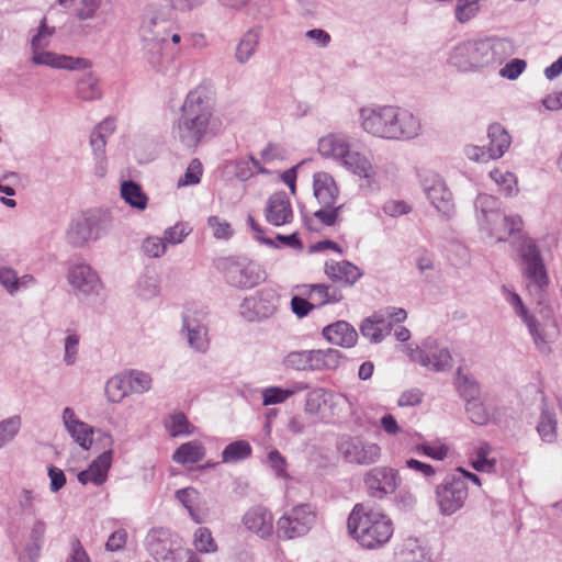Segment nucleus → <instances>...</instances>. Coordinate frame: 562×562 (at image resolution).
I'll return each mask as SVG.
<instances>
[{
	"label": "nucleus",
	"instance_id": "1",
	"mask_svg": "<svg viewBox=\"0 0 562 562\" xmlns=\"http://www.w3.org/2000/svg\"><path fill=\"white\" fill-rule=\"evenodd\" d=\"M180 112L173 134L188 147H196L204 138L221 131L222 123L214 115V101L205 88L190 91Z\"/></svg>",
	"mask_w": 562,
	"mask_h": 562
},
{
	"label": "nucleus",
	"instance_id": "2",
	"mask_svg": "<svg viewBox=\"0 0 562 562\" xmlns=\"http://www.w3.org/2000/svg\"><path fill=\"white\" fill-rule=\"evenodd\" d=\"M359 120L366 133L389 140H409L422 132L418 117L406 109L393 105L361 108Z\"/></svg>",
	"mask_w": 562,
	"mask_h": 562
},
{
	"label": "nucleus",
	"instance_id": "3",
	"mask_svg": "<svg viewBox=\"0 0 562 562\" xmlns=\"http://www.w3.org/2000/svg\"><path fill=\"white\" fill-rule=\"evenodd\" d=\"M508 38L487 37L459 43L450 54V63L461 71L495 69L515 54Z\"/></svg>",
	"mask_w": 562,
	"mask_h": 562
},
{
	"label": "nucleus",
	"instance_id": "4",
	"mask_svg": "<svg viewBox=\"0 0 562 562\" xmlns=\"http://www.w3.org/2000/svg\"><path fill=\"white\" fill-rule=\"evenodd\" d=\"M348 533L361 547L376 549L390 541L392 520L380 509L368 504H356L347 520Z\"/></svg>",
	"mask_w": 562,
	"mask_h": 562
},
{
	"label": "nucleus",
	"instance_id": "5",
	"mask_svg": "<svg viewBox=\"0 0 562 562\" xmlns=\"http://www.w3.org/2000/svg\"><path fill=\"white\" fill-rule=\"evenodd\" d=\"M337 451L348 463L368 467L381 459V447L360 436H342L337 441Z\"/></svg>",
	"mask_w": 562,
	"mask_h": 562
},
{
	"label": "nucleus",
	"instance_id": "6",
	"mask_svg": "<svg viewBox=\"0 0 562 562\" xmlns=\"http://www.w3.org/2000/svg\"><path fill=\"white\" fill-rule=\"evenodd\" d=\"M316 521V513L308 504H300L291 508L277 521L279 538L294 539L310 532Z\"/></svg>",
	"mask_w": 562,
	"mask_h": 562
},
{
	"label": "nucleus",
	"instance_id": "7",
	"mask_svg": "<svg viewBox=\"0 0 562 562\" xmlns=\"http://www.w3.org/2000/svg\"><path fill=\"white\" fill-rule=\"evenodd\" d=\"M435 493L440 514L451 516L464 506L469 495L468 483L464 476L452 474L437 485Z\"/></svg>",
	"mask_w": 562,
	"mask_h": 562
},
{
	"label": "nucleus",
	"instance_id": "8",
	"mask_svg": "<svg viewBox=\"0 0 562 562\" xmlns=\"http://www.w3.org/2000/svg\"><path fill=\"white\" fill-rule=\"evenodd\" d=\"M226 281L236 288H252L265 280L266 273L261 267L247 259L227 258L222 262Z\"/></svg>",
	"mask_w": 562,
	"mask_h": 562
},
{
	"label": "nucleus",
	"instance_id": "9",
	"mask_svg": "<svg viewBox=\"0 0 562 562\" xmlns=\"http://www.w3.org/2000/svg\"><path fill=\"white\" fill-rule=\"evenodd\" d=\"M487 137L490 140L487 149L475 145H470L465 148V154L469 159L486 162L490 159L501 158L512 143L509 134L501 124H492L488 127Z\"/></svg>",
	"mask_w": 562,
	"mask_h": 562
},
{
	"label": "nucleus",
	"instance_id": "10",
	"mask_svg": "<svg viewBox=\"0 0 562 562\" xmlns=\"http://www.w3.org/2000/svg\"><path fill=\"white\" fill-rule=\"evenodd\" d=\"M420 182L434 207L445 218H450L454 214V204L452 194L441 177L432 171H426L420 176Z\"/></svg>",
	"mask_w": 562,
	"mask_h": 562
},
{
	"label": "nucleus",
	"instance_id": "11",
	"mask_svg": "<svg viewBox=\"0 0 562 562\" xmlns=\"http://www.w3.org/2000/svg\"><path fill=\"white\" fill-rule=\"evenodd\" d=\"M173 22L155 10H148L139 27L142 45L168 43Z\"/></svg>",
	"mask_w": 562,
	"mask_h": 562
},
{
	"label": "nucleus",
	"instance_id": "12",
	"mask_svg": "<svg viewBox=\"0 0 562 562\" xmlns=\"http://www.w3.org/2000/svg\"><path fill=\"white\" fill-rule=\"evenodd\" d=\"M521 257L525 263L524 274L528 280V286H533L538 291L547 288L549 277L537 245L531 241L525 244Z\"/></svg>",
	"mask_w": 562,
	"mask_h": 562
},
{
	"label": "nucleus",
	"instance_id": "13",
	"mask_svg": "<svg viewBox=\"0 0 562 562\" xmlns=\"http://www.w3.org/2000/svg\"><path fill=\"white\" fill-rule=\"evenodd\" d=\"M364 484L370 497L382 499L393 494L398 486V472L389 467H376L364 475Z\"/></svg>",
	"mask_w": 562,
	"mask_h": 562
},
{
	"label": "nucleus",
	"instance_id": "14",
	"mask_svg": "<svg viewBox=\"0 0 562 562\" xmlns=\"http://www.w3.org/2000/svg\"><path fill=\"white\" fill-rule=\"evenodd\" d=\"M99 221L95 216L81 214L74 218L67 229V241L74 247H83L99 236Z\"/></svg>",
	"mask_w": 562,
	"mask_h": 562
},
{
	"label": "nucleus",
	"instance_id": "15",
	"mask_svg": "<svg viewBox=\"0 0 562 562\" xmlns=\"http://www.w3.org/2000/svg\"><path fill=\"white\" fill-rule=\"evenodd\" d=\"M68 281L71 286L80 294H99L102 289L97 272L87 263L74 265L68 272Z\"/></svg>",
	"mask_w": 562,
	"mask_h": 562
},
{
	"label": "nucleus",
	"instance_id": "16",
	"mask_svg": "<svg viewBox=\"0 0 562 562\" xmlns=\"http://www.w3.org/2000/svg\"><path fill=\"white\" fill-rule=\"evenodd\" d=\"M247 530L261 539H268L273 532V515L265 506L256 505L246 510L241 519Z\"/></svg>",
	"mask_w": 562,
	"mask_h": 562
},
{
	"label": "nucleus",
	"instance_id": "17",
	"mask_svg": "<svg viewBox=\"0 0 562 562\" xmlns=\"http://www.w3.org/2000/svg\"><path fill=\"white\" fill-rule=\"evenodd\" d=\"M265 216L267 222L273 226H283L292 222L293 209L285 192H276L268 199Z\"/></svg>",
	"mask_w": 562,
	"mask_h": 562
},
{
	"label": "nucleus",
	"instance_id": "18",
	"mask_svg": "<svg viewBox=\"0 0 562 562\" xmlns=\"http://www.w3.org/2000/svg\"><path fill=\"white\" fill-rule=\"evenodd\" d=\"M31 61L38 66L67 70L83 69L88 66V61L85 58L59 55L45 49L32 53Z\"/></svg>",
	"mask_w": 562,
	"mask_h": 562
},
{
	"label": "nucleus",
	"instance_id": "19",
	"mask_svg": "<svg viewBox=\"0 0 562 562\" xmlns=\"http://www.w3.org/2000/svg\"><path fill=\"white\" fill-rule=\"evenodd\" d=\"M64 427L71 438L85 450H89L92 445L93 428L87 423L80 420L75 411L66 407L61 415Z\"/></svg>",
	"mask_w": 562,
	"mask_h": 562
},
{
	"label": "nucleus",
	"instance_id": "20",
	"mask_svg": "<svg viewBox=\"0 0 562 562\" xmlns=\"http://www.w3.org/2000/svg\"><path fill=\"white\" fill-rule=\"evenodd\" d=\"M112 450L104 451L95 460L91 462L87 470L78 473V481L86 485L92 483L97 486L102 485L106 479L112 464Z\"/></svg>",
	"mask_w": 562,
	"mask_h": 562
},
{
	"label": "nucleus",
	"instance_id": "21",
	"mask_svg": "<svg viewBox=\"0 0 562 562\" xmlns=\"http://www.w3.org/2000/svg\"><path fill=\"white\" fill-rule=\"evenodd\" d=\"M314 196L325 209L337 205L338 188L334 178L326 172H317L313 180Z\"/></svg>",
	"mask_w": 562,
	"mask_h": 562
},
{
	"label": "nucleus",
	"instance_id": "22",
	"mask_svg": "<svg viewBox=\"0 0 562 562\" xmlns=\"http://www.w3.org/2000/svg\"><path fill=\"white\" fill-rule=\"evenodd\" d=\"M522 226L520 216H507L501 212H492V220L486 224L484 229H487L492 236L498 241L506 240L515 232H519Z\"/></svg>",
	"mask_w": 562,
	"mask_h": 562
},
{
	"label": "nucleus",
	"instance_id": "23",
	"mask_svg": "<svg viewBox=\"0 0 562 562\" xmlns=\"http://www.w3.org/2000/svg\"><path fill=\"white\" fill-rule=\"evenodd\" d=\"M279 295L273 289H262L255 296L246 299L244 306L252 308L258 318H268L277 310Z\"/></svg>",
	"mask_w": 562,
	"mask_h": 562
},
{
	"label": "nucleus",
	"instance_id": "24",
	"mask_svg": "<svg viewBox=\"0 0 562 562\" xmlns=\"http://www.w3.org/2000/svg\"><path fill=\"white\" fill-rule=\"evenodd\" d=\"M425 353L428 364L424 366L430 371L441 372L451 369L452 356L448 348L438 345L434 338L425 339Z\"/></svg>",
	"mask_w": 562,
	"mask_h": 562
},
{
	"label": "nucleus",
	"instance_id": "25",
	"mask_svg": "<svg viewBox=\"0 0 562 562\" xmlns=\"http://www.w3.org/2000/svg\"><path fill=\"white\" fill-rule=\"evenodd\" d=\"M323 336L333 345L352 347L358 338L356 329L345 321L336 322L323 329Z\"/></svg>",
	"mask_w": 562,
	"mask_h": 562
},
{
	"label": "nucleus",
	"instance_id": "26",
	"mask_svg": "<svg viewBox=\"0 0 562 562\" xmlns=\"http://www.w3.org/2000/svg\"><path fill=\"white\" fill-rule=\"evenodd\" d=\"M260 37L261 29L251 27L239 38L234 55L235 60L239 65H245L254 57L260 43Z\"/></svg>",
	"mask_w": 562,
	"mask_h": 562
},
{
	"label": "nucleus",
	"instance_id": "27",
	"mask_svg": "<svg viewBox=\"0 0 562 562\" xmlns=\"http://www.w3.org/2000/svg\"><path fill=\"white\" fill-rule=\"evenodd\" d=\"M168 43L142 45L147 63L156 72L165 74L169 70L172 56L167 50Z\"/></svg>",
	"mask_w": 562,
	"mask_h": 562
},
{
	"label": "nucleus",
	"instance_id": "28",
	"mask_svg": "<svg viewBox=\"0 0 562 562\" xmlns=\"http://www.w3.org/2000/svg\"><path fill=\"white\" fill-rule=\"evenodd\" d=\"M147 550L149 554L158 562H172V550L168 535L165 531H153L147 537Z\"/></svg>",
	"mask_w": 562,
	"mask_h": 562
},
{
	"label": "nucleus",
	"instance_id": "29",
	"mask_svg": "<svg viewBox=\"0 0 562 562\" xmlns=\"http://www.w3.org/2000/svg\"><path fill=\"white\" fill-rule=\"evenodd\" d=\"M325 272L330 279L348 285L355 284L363 274L357 266L346 260L326 263Z\"/></svg>",
	"mask_w": 562,
	"mask_h": 562
},
{
	"label": "nucleus",
	"instance_id": "30",
	"mask_svg": "<svg viewBox=\"0 0 562 562\" xmlns=\"http://www.w3.org/2000/svg\"><path fill=\"white\" fill-rule=\"evenodd\" d=\"M339 162L359 177L371 179L375 176V170L370 159L359 151L350 150V148Z\"/></svg>",
	"mask_w": 562,
	"mask_h": 562
},
{
	"label": "nucleus",
	"instance_id": "31",
	"mask_svg": "<svg viewBox=\"0 0 562 562\" xmlns=\"http://www.w3.org/2000/svg\"><path fill=\"white\" fill-rule=\"evenodd\" d=\"M349 143L347 138L338 134H329L324 136L318 142V151L324 157H330L338 162L347 154Z\"/></svg>",
	"mask_w": 562,
	"mask_h": 562
},
{
	"label": "nucleus",
	"instance_id": "32",
	"mask_svg": "<svg viewBox=\"0 0 562 562\" xmlns=\"http://www.w3.org/2000/svg\"><path fill=\"white\" fill-rule=\"evenodd\" d=\"M429 553L417 538H407L404 540L400 550L395 554L396 562H427Z\"/></svg>",
	"mask_w": 562,
	"mask_h": 562
},
{
	"label": "nucleus",
	"instance_id": "33",
	"mask_svg": "<svg viewBox=\"0 0 562 562\" xmlns=\"http://www.w3.org/2000/svg\"><path fill=\"white\" fill-rule=\"evenodd\" d=\"M34 283L35 279L32 274H23L22 277H19L11 268H0V284L10 295H15L18 292L29 289Z\"/></svg>",
	"mask_w": 562,
	"mask_h": 562
},
{
	"label": "nucleus",
	"instance_id": "34",
	"mask_svg": "<svg viewBox=\"0 0 562 562\" xmlns=\"http://www.w3.org/2000/svg\"><path fill=\"white\" fill-rule=\"evenodd\" d=\"M391 329V322H386L378 315L366 318L360 326L362 336L372 342H380L385 336L390 335Z\"/></svg>",
	"mask_w": 562,
	"mask_h": 562
},
{
	"label": "nucleus",
	"instance_id": "35",
	"mask_svg": "<svg viewBox=\"0 0 562 562\" xmlns=\"http://www.w3.org/2000/svg\"><path fill=\"white\" fill-rule=\"evenodd\" d=\"M183 326L187 329L189 345L196 351L205 352L209 348L206 328L187 316L183 317Z\"/></svg>",
	"mask_w": 562,
	"mask_h": 562
},
{
	"label": "nucleus",
	"instance_id": "36",
	"mask_svg": "<svg viewBox=\"0 0 562 562\" xmlns=\"http://www.w3.org/2000/svg\"><path fill=\"white\" fill-rule=\"evenodd\" d=\"M283 366L297 371H315V350L291 351L284 357Z\"/></svg>",
	"mask_w": 562,
	"mask_h": 562
},
{
	"label": "nucleus",
	"instance_id": "37",
	"mask_svg": "<svg viewBox=\"0 0 562 562\" xmlns=\"http://www.w3.org/2000/svg\"><path fill=\"white\" fill-rule=\"evenodd\" d=\"M205 456V449L201 442L193 440L182 443L173 453L172 459L180 464L196 463Z\"/></svg>",
	"mask_w": 562,
	"mask_h": 562
},
{
	"label": "nucleus",
	"instance_id": "38",
	"mask_svg": "<svg viewBox=\"0 0 562 562\" xmlns=\"http://www.w3.org/2000/svg\"><path fill=\"white\" fill-rule=\"evenodd\" d=\"M306 387L307 385L303 383H296L293 387L289 389L278 386L267 387L262 391V404L265 406L281 404L295 393L301 392Z\"/></svg>",
	"mask_w": 562,
	"mask_h": 562
},
{
	"label": "nucleus",
	"instance_id": "39",
	"mask_svg": "<svg viewBox=\"0 0 562 562\" xmlns=\"http://www.w3.org/2000/svg\"><path fill=\"white\" fill-rule=\"evenodd\" d=\"M131 392L127 374L112 376L105 385V394L112 403H120Z\"/></svg>",
	"mask_w": 562,
	"mask_h": 562
},
{
	"label": "nucleus",
	"instance_id": "40",
	"mask_svg": "<svg viewBox=\"0 0 562 562\" xmlns=\"http://www.w3.org/2000/svg\"><path fill=\"white\" fill-rule=\"evenodd\" d=\"M121 195L132 207L145 210L147 206V195L143 192L140 186L134 181L130 180L122 183Z\"/></svg>",
	"mask_w": 562,
	"mask_h": 562
},
{
	"label": "nucleus",
	"instance_id": "41",
	"mask_svg": "<svg viewBox=\"0 0 562 562\" xmlns=\"http://www.w3.org/2000/svg\"><path fill=\"white\" fill-rule=\"evenodd\" d=\"M77 94L81 100L93 101L101 98L99 79L92 74H86L77 83Z\"/></svg>",
	"mask_w": 562,
	"mask_h": 562
},
{
	"label": "nucleus",
	"instance_id": "42",
	"mask_svg": "<svg viewBox=\"0 0 562 562\" xmlns=\"http://www.w3.org/2000/svg\"><path fill=\"white\" fill-rule=\"evenodd\" d=\"M456 387L460 395L468 402L477 398L480 387L476 381L470 375L463 373L462 369L457 370L454 380Z\"/></svg>",
	"mask_w": 562,
	"mask_h": 562
},
{
	"label": "nucleus",
	"instance_id": "43",
	"mask_svg": "<svg viewBox=\"0 0 562 562\" xmlns=\"http://www.w3.org/2000/svg\"><path fill=\"white\" fill-rule=\"evenodd\" d=\"M47 525L43 519H35L30 530V544L26 551L31 558L37 557L44 543Z\"/></svg>",
	"mask_w": 562,
	"mask_h": 562
},
{
	"label": "nucleus",
	"instance_id": "44",
	"mask_svg": "<svg viewBox=\"0 0 562 562\" xmlns=\"http://www.w3.org/2000/svg\"><path fill=\"white\" fill-rule=\"evenodd\" d=\"M497 201L488 194H480L475 200V209L477 211V220L484 228L492 220V212H499L497 209Z\"/></svg>",
	"mask_w": 562,
	"mask_h": 562
},
{
	"label": "nucleus",
	"instance_id": "45",
	"mask_svg": "<svg viewBox=\"0 0 562 562\" xmlns=\"http://www.w3.org/2000/svg\"><path fill=\"white\" fill-rule=\"evenodd\" d=\"M251 454V447L245 440H238L229 443L222 452V461L234 463L247 459Z\"/></svg>",
	"mask_w": 562,
	"mask_h": 562
},
{
	"label": "nucleus",
	"instance_id": "46",
	"mask_svg": "<svg viewBox=\"0 0 562 562\" xmlns=\"http://www.w3.org/2000/svg\"><path fill=\"white\" fill-rule=\"evenodd\" d=\"M341 355L336 349L315 350V370H331L340 364Z\"/></svg>",
	"mask_w": 562,
	"mask_h": 562
},
{
	"label": "nucleus",
	"instance_id": "47",
	"mask_svg": "<svg viewBox=\"0 0 562 562\" xmlns=\"http://www.w3.org/2000/svg\"><path fill=\"white\" fill-rule=\"evenodd\" d=\"M158 277L155 273H144L137 282V294L144 300H149L159 293Z\"/></svg>",
	"mask_w": 562,
	"mask_h": 562
},
{
	"label": "nucleus",
	"instance_id": "48",
	"mask_svg": "<svg viewBox=\"0 0 562 562\" xmlns=\"http://www.w3.org/2000/svg\"><path fill=\"white\" fill-rule=\"evenodd\" d=\"M492 448L488 443L482 442L475 450V457L472 461V465L476 471L491 472L494 470L496 464L495 459H490L488 454Z\"/></svg>",
	"mask_w": 562,
	"mask_h": 562
},
{
	"label": "nucleus",
	"instance_id": "49",
	"mask_svg": "<svg viewBox=\"0 0 562 562\" xmlns=\"http://www.w3.org/2000/svg\"><path fill=\"white\" fill-rule=\"evenodd\" d=\"M193 546L196 551L202 553H214L217 551L210 529L201 527L194 532Z\"/></svg>",
	"mask_w": 562,
	"mask_h": 562
},
{
	"label": "nucleus",
	"instance_id": "50",
	"mask_svg": "<svg viewBox=\"0 0 562 562\" xmlns=\"http://www.w3.org/2000/svg\"><path fill=\"white\" fill-rule=\"evenodd\" d=\"M527 325L530 335L533 338L535 345L538 350L542 353H548L550 351L549 342L546 338L543 330L540 328V324L538 321L531 315L524 321Z\"/></svg>",
	"mask_w": 562,
	"mask_h": 562
},
{
	"label": "nucleus",
	"instance_id": "51",
	"mask_svg": "<svg viewBox=\"0 0 562 562\" xmlns=\"http://www.w3.org/2000/svg\"><path fill=\"white\" fill-rule=\"evenodd\" d=\"M54 34V27H49L46 24V20L43 19L37 33L31 40L32 53L45 49L50 42V37Z\"/></svg>",
	"mask_w": 562,
	"mask_h": 562
},
{
	"label": "nucleus",
	"instance_id": "52",
	"mask_svg": "<svg viewBox=\"0 0 562 562\" xmlns=\"http://www.w3.org/2000/svg\"><path fill=\"white\" fill-rule=\"evenodd\" d=\"M127 374L128 383L131 384L132 393H145L150 390L153 379L150 374L143 371H131Z\"/></svg>",
	"mask_w": 562,
	"mask_h": 562
},
{
	"label": "nucleus",
	"instance_id": "53",
	"mask_svg": "<svg viewBox=\"0 0 562 562\" xmlns=\"http://www.w3.org/2000/svg\"><path fill=\"white\" fill-rule=\"evenodd\" d=\"M79 341L80 336L77 333L72 330L67 331V336L64 342V361L66 362V364L71 366L76 362L79 351Z\"/></svg>",
	"mask_w": 562,
	"mask_h": 562
},
{
	"label": "nucleus",
	"instance_id": "54",
	"mask_svg": "<svg viewBox=\"0 0 562 562\" xmlns=\"http://www.w3.org/2000/svg\"><path fill=\"white\" fill-rule=\"evenodd\" d=\"M143 252L149 258H159L166 250V241L161 237L149 236L142 244Z\"/></svg>",
	"mask_w": 562,
	"mask_h": 562
},
{
	"label": "nucleus",
	"instance_id": "55",
	"mask_svg": "<svg viewBox=\"0 0 562 562\" xmlns=\"http://www.w3.org/2000/svg\"><path fill=\"white\" fill-rule=\"evenodd\" d=\"M469 418L477 425H485L490 420V414L484 405L476 398L468 401L465 406Z\"/></svg>",
	"mask_w": 562,
	"mask_h": 562
},
{
	"label": "nucleus",
	"instance_id": "56",
	"mask_svg": "<svg viewBox=\"0 0 562 562\" xmlns=\"http://www.w3.org/2000/svg\"><path fill=\"white\" fill-rule=\"evenodd\" d=\"M191 228L183 223H177L175 226L169 227L164 233V240L166 241V246L178 245L181 244L184 238L190 234Z\"/></svg>",
	"mask_w": 562,
	"mask_h": 562
},
{
	"label": "nucleus",
	"instance_id": "57",
	"mask_svg": "<svg viewBox=\"0 0 562 562\" xmlns=\"http://www.w3.org/2000/svg\"><path fill=\"white\" fill-rule=\"evenodd\" d=\"M490 176L501 187L506 195H512L517 190L516 178L513 173L495 169L491 171Z\"/></svg>",
	"mask_w": 562,
	"mask_h": 562
},
{
	"label": "nucleus",
	"instance_id": "58",
	"mask_svg": "<svg viewBox=\"0 0 562 562\" xmlns=\"http://www.w3.org/2000/svg\"><path fill=\"white\" fill-rule=\"evenodd\" d=\"M537 430L544 441L552 442L557 436L555 419L549 414H543L538 424Z\"/></svg>",
	"mask_w": 562,
	"mask_h": 562
},
{
	"label": "nucleus",
	"instance_id": "59",
	"mask_svg": "<svg viewBox=\"0 0 562 562\" xmlns=\"http://www.w3.org/2000/svg\"><path fill=\"white\" fill-rule=\"evenodd\" d=\"M202 176V165L198 159L191 160L183 177L178 180L179 187L198 184Z\"/></svg>",
	"mask_w": 562,
	"mask_h": 562
},
{
	"label": "nucleus",
	"instance_id": "60",
	"mask_svg": "<svg viewBox=\"0 0 562 562\" xmlns=\"http://www.w3.org/2000/svg\"><path fill=\"white\" fill-rule=\"evenodd\" d=\"M21 427V418L20 416H12L0 422V437L4 445L11 441L16 434L19 432Z\"/></svg>",
	"mask_w": 562,
	"mask_h": 562
},
{
	"label": "nucleus",
	"instance_id": "61",
	"mask_svg": "<svg viewBox=\"0 0 562 562\" xmlns=\"http://www.w3.org/2000/svg\"><path fill=\"white\" fill-rule=\"evenodd\" d=\"M209 226L212 228L213 236L217 239H229L233 236V229L226 221L218 216H210L207 220Z\"/></svg>",
	"mask_w": 562,
	"mask_h": 562
},
{
	"label": "nucleus",
	"instance_id": "62",
	"mask_svg": "<svg viewBox=\"0 0 562 562\" xmlns=\"http://www.w3.org/2000/svg\"><path fill=\"white\" fill-rule=\"evenodd\" d=\"M341 209L342 204L327 209L321 206V209L314 212V217L325 226H334L338 221Z\"/></svg>",
	"mask_w": 562,
	"mask_h": 562
},
{
	"label": "nucleus",
	"instance_id": "63",
	"mask_svg": "<svg viewBox=\"0 0 562 562\" xmlns=\"http://www.w3.org/2000/svg\"><path fill=\"white\" fill-rule=\"evenodd\" d=\"M189 422L187 417L179 413L170 417V422L167 424V429L172 437L189 434Z\"/></svg>",
	"mask_w": 562,
	"mask_h": 562
},
{
	"label": "nucleus",
	"instance_id": "64",
	"mask_svg": "<svg viewBox=\"0 0 562 562\" xmlns=\"http://www.w3.org/2000/svg\"><path fill=\"white\" fill-rule=\"evenodd\" d=\"M527 64L524 59L515 58L499 70V75L509 80H515L522 74Z\"/></svg>",
	"mask_w": 562,
	"mask_h": 562
}]
</instances>
